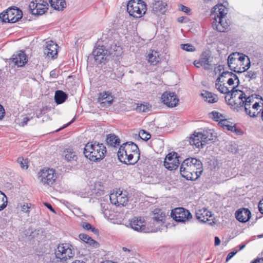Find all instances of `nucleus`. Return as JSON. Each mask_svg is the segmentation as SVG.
Segmentation results:
<instances>
[{
	"instance_id": "f257e3e1",
	"label": "nucleus",
	"mask_w": 263,
	"mask_h": 263,
	"mask_svg": "<svg viewBox=\"0 0 263 263\" xmlns=\"http://www.w3.org/2000/svg\"><path fill=\"white\" fill-rule=\"evenodd\" d=\"M117 155L121 162L134 165L139 159L140 151L134 142H126L120 147Z\"/></svg>"
},
{
	"instance_id": "f03ea898",
	"label": "nucleus",
	"mask_w": 263,
	"mask_h": 263,
	"mask_svg": "<svg viewBox=\"0 0 263 263\" xmlns=\"http://www.w3.org/2000/svg\"><path fill=\"white\" fill-rule=\"evenodd\" d=\"M106 152V147L102 143L98 142H88L84 148L85 156L92 161L102 160Z\"/></svg>"
},
{
	"instance_id": "7ed1b4c3",
	"label": "nucleus",
	"mask_w": 263,
	"mask_h": 263,
	"mask_svg": "<svg viewBox=\"0 0 263 263\" xmlns=\"http://www.w3.org/2000/svg\"><path fill=\"white\" fill-rule=\"evenodd\" d=\"M146 10V5L142 0H130L127 5V11L134 17H142Z\"/></svg>"
},
{
	"instance_id": "20e7f679",
	"label": "nucleus",
	"mask_w": 263,
	"mask_h": 263,
	"mask_svg": "<svg viewBox=\"0 0 263 263\" xmlns=\"http://www.w3.org/2000/svg\"><path fill=\"white\" fill-rule=\"evenodd\" d=\"M213 135L211 130L204 131L203 133L195 132L190 137V143L196 147H202L209 141L213 140Z\"/></svg>"
},
{
	"instance_id": "39448f33",
	"label": "nucleus",
	"mask_w": 263,
	"mask_h": 263,
	"mask_svg": "<svg viewBox=\"0 0 263 263\" xmlns=\"http://www.w3.org/2000/svg\"><path fill=\"white\" fill-rule=\"evenodd\" d=\"M23 16L22 11L17 8H11L0 14L3 22L14 23L18 21Z\"/></svg>"
},
{
	"instance_id": "423d86ee",
	"label": "nucleus",
	"mask_w": 263,
	"mask_h": 263,
	"mask_svg": "<svg viewBox=\"0 0 263 263\" xmlns=\"http://www.w3.org/2000/svg\"><path fill=\"white\" fill-rule=\"evenodd\" d=\"M71 247V246L69 243L59 244L54 251L56 258L61 261H65L73 257L74 253Z\"/></svg>"
},
{
	"instance_id": "0eeeda50",
	"label": "nucleus",
	"mask_w": 263,
	"mask_h": 263,
	"mask_svg": "<svg viewBox=\"0 0 263 263\" xmlns=\"http://www.w3.org/2000/svg\"><path fill=\"white\" fill-rule=\"evenodd\" d=\"M57 178V174L53 169L44 168L39 173V180L44 185L51 186L54 183Z\"/></svg>"
},
{
	"instance_id": "6e6552de",
	"label": "nucleus",
	"mask_w": 263,
	"mask_h": 263,
	"mask_svg": "<svg viewBox=\"0 0 263 263\" xmlns=\"http://www.w3.org/2000/svg\"><path fill=\"white\" fill-rule=\"evenodd\" d=\"M253 102L254 97L253 95L247 97V95L245 94V97L243 98V99L241 100H239V102L236 103V108H239L244 107L245 110L248 115L252 118L256 117L259 114V112L256 113L255 111L252 112L251 111V105Z\"/></svg>"
},
{
	"instance_id": "1a4fd4ad",
	"label": "nucleus",
	"mask_w": 263,
	"mask_h": 263,
	"mask_svg": "<svg viewBox=\"0 0 263 263\" xmlns=\"http://www.w3.org/2000/svg\"><path fill=\"white\" fill-rule=\"evenodd\" d=\"M29 7L32 14L40 15L46 12L48 4L43 0H34L30 3Z\"/></svg>"
},
{
	"instance_id": "9d476101",
	"label": "nucleus",
	"mask_w": 263,
	"mask_h": 263,
	"mask_svg": "<svg viewBox=\"0 0 263 263\" xmlns=\"http://www.w3.org/2000/svg\"><path fill=\"white\" fill-rule=\"evenodd\" d=\"M172 217L176 221L184 222L192 218L191 213L183 208H177L172 211Z\"/></svg>"
},
{
	"instance_id": "9b49d317",
	"label": "nucleus",
	"mask_w": 263,
	"mask_h": 263,
	"mask_svg": "<svg viewBox=\"0 0 263 263\" xmlns=\"http://www.w3.org/2000/svg\"><path fill=\"white\" fill-rule=\"evenodd\" d=\"M179 158L177 153L175 152L169 153L164 159V166L170 171L176 170L180 164Z\"/></svg>"
},
{
	"instance_id": "f8f14e48",
	"label": "nucleus",
	"mask_w": 263,
	"mask_h": 263,
	"mask_svg": "<svg viewBox=\"0 0 263 263\" xmlns=\"http://www.w3.org/2000/svg\"><path fill=\"white\" fill-rule=\"evenodd\" d=\"M212 22L213 28L217 31L223 32L228 29L230 25V21L227 19V17H218L214 16Z\"/></svg>"
},
{
	"instance_id": "ddd939ff",
	"label": "nucleus",
	"mask_w": 263,
	"mask_h": 263,
	"mask_svg": "<svg viewBox=\"0 0 263 263\" xmlns=\"http://www.w3.org/2000/svg\"><path fill=\"white\" fill-rule=\"evenodd\" d=\"M161 100L164 104L171 108L176 106L179 102V99L175 92L167 91L162 94Z\"/></svg>"
},
{
	"instance_id": "4468645a",
	"label": "nucleus",
	"mask_w": 263,
	"mask_h": 263,
	"mask_svg": "<svg viewBox=\"0 0 263 263\" xmlns=\"http://www.w3.org/2000/svg\"><path fill=\"white\" fill-rule=\"evenodd\" d=\"M230 98H228L229 104L233 106L235 108L237 107L236 103L239 102V100L243 99V98L245 97V93L243 91L236 89L235 87H234L231 90L229 96Z\"/></svg>"
},
{
	"instance_id": "2eb2a0df",
	"label": "nucleus",
	"mask_w": 263,
	"mask_h": 263,
	"mask_svg": "<svg viewBox=\"0 0 263 263\" xmlns=\"http://www.w3.org/2000/svg\"><path fill=\"white\" fill-rule=\"evenodd\" d=\"M196 216L197 219L201 222H207L210 225L214 223L213 214L204 208L198 209L196 212Z\"/></svg>"
},
{
	"instance_id": "dca6fc26",
	"label": "nucleus",
	"mask_w": 263,
	"mask_h": 263,
	"mask_svg": "<svg viewBox=\"0 0 263 263\" xmlns=\"http://www.w3.org/2000/svg\"><path fill=\"white\" fill-rule=\"evenodd\" d=\"M110 202L117 206L125 205L128 201V198L125 193L122 191L111 193L109 196Z\"/></svg>"
},
{
	"instance_id": "f3484780",
	"label": "nucleus",
	"mask_w": 263,
	"mask_h": 263,
	"mask_svg": "<svg viewBox=\"0 0 263 263\" xmlns=\"http://www.w3.org/2000/svg\"><path fill=\"white\" fill-rule=\"evenodd\" d=\"M191 163L189 164L192 171V173L194 174L195 176L192 178V180H195L198 179L203 171L202 163L199 159L194 158H189Z\"/></svg>"
},
{
	"instance_id": "a211bd4d",
	"label": "nucleus",
	"mask_w": 263,
	"mask_h": 263,
	"mask_svg": "<svg viewBox=\"0 0 263 263\" xmlns=\"http://www.w3.org/2000/svg\"><path fill=\"white\" fill-rule=\"evenodd\" d=\"M190 159L186 158L181 163L180 172L181 175L186 180H192V178L195 176L194 174L192 173V171L189 164H190Z\"/></svg>"
},
{
	"instance_id": "6ab92c4d",
	"label": "nucleus",
	"mask_w": 263,
	"mask_h": 263,
	"mask_svg": "<svg viewBox=\"0 0 263 263\" xmlns=\"http://www.w3.org/2000/svg\"><path fill=\"white\" fill-rule=\"evenodd\" d=\"M114 98L111 93L108 91H103L99 94L98 102L102 107L110 106L113 102Z\"/></svg>"
},
{
	"instance_id": "aec40b11",
	"label": "nucleus",
	"mask_w": 263,
	"mask_h": 263,
	"mask_svg": "<svg viewBox=\"0 0 263 263\" xmlns=\"http://www.w3.org/2000/svg\"><path fill=\"white\" fill-rule=\"evenodd\" d=\"M145 224V221L141 217H135L130 222L131 228L135 231L140 232H147Z\"/></svg>"
},
{
	"instance_id": "412c9836",
	"label": "nucleus",
	"mask_w": 263,
	"mask_h": 263,
	"mask_svg": "<svg viewBox=\"0 0 263 263\" xmlns=\"http://www.w3.org/2000/svg\"><path fill=\"white\" fill-rule=\"evenodd\" d=\"M108 53V51L105 50L103 46H101L94 49L92 52V55L93 56L95 61L97 63L100 64L106 60Z\"/></svg>"
},
{
	"instance_id": "4be33fe9",
	"label": "nucleus",
	"mask_w": 263,
	"mask_h": 263,
	"mask_svg": "<svg viewBox=\"0 0 263 263\" xmlns=\"http://www.w3.org/2000/svg\"><path fill=\"white\" fill-rule=\"evenodd\" d=\"M167 5L160 1H154L151 4L152 12L157 15L163 14L166 12Z\"/></svg>"
},
{
	"instance_id": "5701e85b",
	"label": "nucleus",
	"mask_w": 263,
	"mask_h": 263,
	"mask_svg": "<svg viewBox=\"0 0 263 263\" xmlns=\"http://www.w3.org/2000/svg\"><path fill=\"white\" fill-rule=\"evenodd\" d=\"M58 45L52 41L46 43V47L44 48V53L47 56L54 58L57 55Z\"/></svg>"
},
{
	"instance_id": "b1692460",
	"label": "nucleus",
	"mask_w": 263,
	"mask_h": 263,
	"mask_svg": "<svg viewBox=\"0 0 263 263\" xmlns=\"http://www.w3.org/2000/svg\"><path fill=\"white\" fill-rule=\"evenodd\" d=\"M238 52H234L230 54L228 58V64L229 68L237 73H241V67L235 66L238 65L237 57Z\"/></svg>"
},
{
	"instance_id": "393cba45",
	"label": "nucleus",
	"mask_w": 263,
	"mask_h": 263,
	"mask_svg": "<svg viewBox=\"0 0 263 263\" xmlns=\"http://www.w3.org/2000/svg\"><path fill=\"white\" fill-rule=\"evenodd\" d=\"M251 212L248 209L242 208L238 210L235 213L237 220L241 222L248 221L251 217Z\"/></svg>"
},
{
	"instance_id": "a878e982",
	"label": "nucleus",
	"mask_w": 263,
	"mask_h": 263,
	"mask_svg": "<svg viewBox=\"0 0 263 263\" xmlns=\"http://www.w3.org/2000/svg\"><path fill=\"white\" fill-rule=\"evenodd\" d=\"M27 61V57L23 51H20L16 54H14L12 58V62L18 67L24 66Z\"/></svg>"
},
{
	"instance_id": "bb28decb",
	"label": "nucleus",
	"mask_w": 263,
	"mask_h": 263,
	"mask_svg": "<svg viewBox=\"0 0 263 263\" xmlns=\"http://www.w3.org/2000/svg\"><path fill=\"white\" fill-rule=\"evenodd\" d=\"M224 79L221 80V78H218L216 80L215 87L220 92H221V93L227 95V96L225 97V99L226 101H227V99L230 92V90L227 86H224Z\"/></svg>"
},
{
	"instance_id": "cd10ccee",
	"label": "nucleus",
	"mask_w": 263,
	"mask_h": 263,
	"mask_svg": "<svg viewBox=\"0 0 263 263\" xmlns=\"http://www.w3.org/2000/svg\"><path fill=\"white\" fill-rule=\"evenodd\" d=\"M211 54L209 52L205 51L203 52L200 58V60L203 64L204 69L208 70L212 68V64H211Z\"/></svg>"
},
{
	"instance_id": "c85d7f7f",
	"label": "nucleus",
	"mask_w": 263,
	"mask_h": 263,
	"mask_svg": "<svg viewBox=\"0 0 263 263\" xmlns=\"http://www.w3.org/2000/svg\"><path fill=\"white\" fill-rule=\"evenodd\" d=\"M146 58L148 62L153 65H156L160 61L159 53L155 50H151L148 53Z\"/></svg>"
},
{
	"instance_id": "c756f323",
	"label": "nucleus",
	"mask_w": 263,
	"mask_h": 263,
	"mask_svg": "<svg viewBox=\"0 0 263 263\" xmlns=\"http://www.w3.org/2000/svg\"><path fill=\"white\" fill-rule=\"evenodd\" d=\"M238 64L241 63V62H246L245 66L241 67V73L246 71L248 70L251 65V62L248 56L242 54L238 53L237 57Z\"/></svg>"
},
{
	"instance_id": "7c9ffc66",
	"label": "nucleus",
	"mask_w": 263,
	"mask_h": 263,
	"mask_svg": "<svg viewBox=\"0 0 263 263\" xmlns=\"http://www.w3.org/2000/svg\"><path fill=\"white\" fill-rule=\"evenodd\" d=\"M213 11L215 13L214 16L218 17H227V10L222 4H218L213 8Z\"/></svg>"
},
{
	"instance_id": "2f4dec72",
	"label": "nucleus",
	"mask_w": 263,
	"mask_h": 263,
	"mask_svg": "<svg viewBox=\"0 0 263 263\" xmlns=\"http://www.w3.org/2000/svg\"><path fill=\"white\" fill-rule=\"evenodd\" d=\"M201 95L205 101L210 103H216L218 100V97L216 95L206 90H203Z\"/></svg>"
},
{
	"instance_id": "473e14b6",
	"label": "nucleus",
	"mask_w": 263,
	"mask_h": 263,
	"mask_svg": "<svg viewBox=\"0 0 263 263\" xmlns=\"http://www.w3.org/2000/svg\"><path fill=\"white\" fill-rule=\"evenodd\" d=\"M49 1L51 6L55 10H63L66 6L65 0H49Z\"/></svg>"
},
{
	"instance_id": "72a5a7b5",
	"label": "nucleus",
	"mask_w": 263,
	"mask_h": 263,
	"mask_svg": "<svg viewBox=\"0 0 263 263\" xmlns=\"http://www.w3.org/2000/svg\"><path fill=\"white\" fill-rule=\"evenodd\" d=\"M63 155L67 161H76L77 156L76 153L71 148H67L64 151Z\"/></svg>"
},
{
	"instance_id": "f704fd0d",
	"label": "nucleus",
	"mask_w": 263,
	"mask_h": 263,
	"mask_svg": "<svg viewBox=\"0 0 263 263\" xmlns=\"http://www.w3.org/2000/svg\"><path fill=\"white\" fill-rule=\"evenodd\" d=\"M67 98V94L62 90H57L55 93L54 100L58 104L63 103Z\"/></svg>"
},
{
	"instance_id": "c9c22d12",
	"label": "nucleus",
	"mask_w": 263,
	"mask_h": 263,
	"mask_svg": "<svg viewBox=\"0 0 263 263\" xmlns=\"http://www.w3.org/2000/svg\"><path fill=\"white\" fill-rule=\"evenodd\" d=\"M106 142L108 145L115 147L117 145H119L120 140L117 136L110 134L107 137Z\"/></svg>"
},
{
	"instance_id": "e433bc0d",
	"label": "nucleus",
	"mask_w": 263,
	"mask_h": 263,
	"mask_svg": "<svg viewBox=\"0 0 263 263\" xmlns=\"http://www.w3.org/2000/svg\"><path fill=\"white\" fill-rule=\"evenodd\" d=\"M230 122L228 121L224 118L221 120L219 122V124L223 128H226L228 130H230L235 133H237V129L234 125H232V124H230Z\"/></svg>"
},
{
	"instance_id": "4c0bfd02",
	"label": "nucleus",
	"mask_w": 263,
	"mask_h": 263,
	"mask_svg": "<svg viewBox=\"0 0 263 263\" xmlns=\"http://www.w3.org/2000/svg\"><path fill=\"white\" fill-rule=\"evenodd\" d=\"M153 219L156 222L164 223L165 214L160 210H159L158 212H154Z\"/></svg>"
},
{
	"instance_id": "58836bf2",
	"label": "nucleus",
	"mask_w": 263,
	"mask_h": 263,
	"mask_svg": "<svg viewBox=\"0 0 263 263\" xmlns=\"http://www.w3.org/2000/svg\"><path fill=\"white\" fill-rule=\"evenodd\" d=\"M134 106L136 107L134 109L138 112H147L149 110V104L134 103Z\"/></svg>"
},
{
	"instance_id": "ea45409f",
	"label": "nucleus",
	"mask_w": 263,
	"mask_h": 263,
	"mask_svg": "<svg viewBox=\"0 0 263 263\" xmlns=\"http://www.w3.org/2000/svg\"><path fill=\"white\" fill-rule=\"evenodd\" d=\"M7 205V197L0 191V211L4 209Z\"/></svg>"
},
{
	"instance_id": "a19ab883",
	"label": "nucleus",
	"mask_w": 263,
	"mask_h": 263,
	"mask_svg": "<svg viewBox=\"0 0 263 263\" xmlns=\"http://www.w3.org/2000/svg\"><path fill=\"white\" fill-rule=\"evenodd\" d=\"M81 226L86 230H90L95 234L98 235L99 234V231L98 229L93 227L90 223L83 222L81 223Z\"/></svg>"
},
{
	"instance_id": "79ce46f5",
	"label": "nucleus",
	"mask_w": 263,
	"mask_h": 263,
	"mask_svg": "<svg viewBox=\"0 0 263 263\" xmlns=\"http://www.w3.org/2000/svg\"><path fill=\"white\" fill-rule=\"evenodd\" d=\"M43 231L41 229H34L33 230L32 228H29L27 234H28L30 236H31L32 238H37L38 235L41 233H42Z\"/></svg>"
},
{
	"instance_id": "37998d69",
	"label": "nucleus",
	"mask_w": 263,
	"mask_h": 263,
	"mask_svg": "<svg viewBox=\"0 0 263 263\" xmlns=\"http://www.w3.org/2000/svg\"><path fill=\"white\" fill-rule=\"evenodd\" d=\"M211 115L212 116V118L214 121H217V122L218 121L219 122H220V121L221 120H222V119H223V118H225V117L223 116V115H222L220 112L216 111H213L211 113Z\"/></svg>"
},
{
	"instance_id": "c03bdc74",
	"label": "nucleus",
	"mask_w": 263,
	"mask_h": 263,
	"mask_svg": "<svg viewBox=\"0 0 263 263\" xmlns=\"http://www.w3.org/2000/svg\"><path fill=\"white\" fill-rule=\"evenodd\" d=\"M234 81H236V86H237L239 84V80L238 77L234 73L230 78H229L227 80V83L230 86L233 85L234 84Z\"/></svg>"
},
{
	"instance_id": "a18cd8bd",
	"label": "nucleus",
	"mask_w": 263,
	"mask_h": 263,
	"mask_svg": "<svg viewBox=\"0 0 263 263\" xmlns=\"http://www.w3.org/2000/svg\"><path fill=\"white\" fill-rule=\"evenodd\" d=\"M17 163L23 169H27L28 167L27 159H24L22 157H19L17 160Z\"/></svg>"
},
{
	"instance_id": "49530a36",
	"label": "nucleus",
	"mask_w": 263,
	"mask_h": 263,
	"mask_svg": "<svg viewBox=\"0 0 263 263\" xmlns=\"http://www.w3.org/2000/svg\"><path fill=\"white\" fill-rule=\"evenodd\" d=\"M139 136L141 139L145 141L149 140L151 137V134L144 130H141L139 132Z\"/></svg>"
},
{
	"instance_id": "de8ad7c7",
	"label": "nucleus",
	"mask_w": 263,
	"mask_h": 263,
	"mask_svg": "<svg viewBox=\"0 0 263 263\" xmlns=\"http://www.w3.org/2000/svg\"><path fill=\"white\" fill-rule=\"evenodd\" d=\"M181 48L186 51H194L195 48L192 45L189 44H181Z\"/></svg>"
},
{
	"instance_id": "09e8293b",
	"label": "nucleus",
	"mask_w": 263,
	"mask_h": 263,
	"mask_svg": "<svg viewBox=\"0 0 263 263\" xmlns=\"http://www.w3.org/2000/svg\"><path fill=\"white\" fill-rule=\"evenodd\" d=\"M86 243L95 248H98L99 246V243L94 239H92V238L90 236H89Z\"/></svg>"
},
{
	"instance_id": "8fccbe9b",
	"label": "nucleus",
	"mask_w": 263,
	"mask_h": 263,
	"mask_svg": "<svg viewBox=\"0 0 263 263\" xmlns=\"http://www.w3.org/2000/svg\"><path fill=\"white\" fill-rule=\"evenodd\" d=\"M31 203H26L24 204L21 206L22 211L26 213L29 214L30 212L29 209L31 206Z\"/></svg>"
},
{
	"instance_id": "3c124183",
	"label": "nucleus",
	"mask_w": 263,
	"mask_h": 263,
	"mask_svg": "<svg viewBox=\"0 0 263 263\" xmlns=\"http://www.w3.org/2000/svg\"><path fill=\"white\" fill-rule=\"evenodd\" d=\"M234 73L232 72L229 71H224L223 72L220 76L219 78H221V80L224 79V78L229 79L230 78Z\"/></svg>"
},
{
	"instance_id": "603ef678",
	"label": "nucleus",
	"mask_w": 263,
	"mask_h": 263,
	"mask_svg": "<svg viewBox=\"0 0 263 263\" xmlns=\"http://www.w3.org/2000/svg\"><path fill=\"white\" fill-rule=\"evenodd\" d=\"M245 76L246 77L249 78L251 79H255L257 77V73L255 71L250 70L247 71Z\"/></svg>"
},
{
	"instance_id": "864d4df0",
	"label": "nucleus",
	"mask_w": 263,
	"mask_h": 263,
	"mask_svg": "<svg viewBox=\"0 0 263 263\" xmlns=\"http://www.w3.org/2000/svg\"><path fill=\"white\" fill-rule=\"evenodd\" d=\"M179 10L185 12L187 14H189L191 12V9L187 7H186L184 5H181L179 6Z\"/></svg>"
},
{
	"instance_id": "5fc2aeb1",
	"label": "nucleus",
	"mask_w": 263,
	"mask_h": 263,
	"mask_svg": "<svg viewBox=\"0 0 263 263\" xmlns=\"http://www.w3.org/2000/svg\"><path fill=\"white\" fill-rule=\"evenodd\" d=\"M260 105H259V103L258 102H255L254 103L252 106V107H251V108H252V110L251 111L253 112V111H255L256 113H257L258 111V110L259 109V108L260 107ZM260 112V111H259Z\"/></svg>"
},
{
	"instance_id": "6e6d98bb",
	"label": "nucleus",
	"mask_w": 263,
	"mask_h": 263,
	"mask_svg": "<svg viewBox=\"0 0 263 263\" xmlns=\"http://www.w3.org/2000/svg\"><path fill=\"white\" fill-rule=\"evenodd\" d=\"M79 237L80 239H81L86 243L87 242V239L89 238V236L85 234H80Z\"/></svg>"
},
{
	"instance_id": "4d7b16f0",
	"label": "nucleus",
	"mask_w": 263,
	"mask_h": 263,
	"mask_svg": "<svg viewBox=\"0 0 263 263\" xmlns=\"http://www.w3.org/2000/svg\"><path fill=\"white\" fill-rule=\"evenodd\" d=\"M5 114V111L4 108L0 104V120H2L4 118Z\"/></svg>"
},
{
	"instance_id": "13d9d810",
	"label": "nucleus",
	"mask_w": 263,
	"mask_h": 263,
	"mask_svg": "<svg viewBox=\"0 0 263 263\" xmlns=\"http://www.w3.org/2000/svg\"><path fill=\"white\" fill-rule=\"evenodd\" d=\"M236 253L237 251L230 252L227 256L226 261H227L230 259Z\"/></svg>"
},
{
	"instance_id": "bf43d9fd",
	"label": "nucleus",
	"mask_w": 263,
	"mask_h": 263,
	"mask_svg": "<svg viewBox=\"0 0 263 263\" xmlns=\"http://www.w3.org/2000/svg\"><path fill=\"white\" fill-rule=\"evenodd\" d=\"M194 65L197 68H199L201 66H203V64L201 63L200 59L199 61H195L194 62Z\"/></svg>"
},
{
	"instance_id": "052dcab7",
	"label": "nucleus",
	"mask_w": 263,
	"mask_h": 263,
	"mask_svg": "<svg viewBox=\"0 0 263 263\" xmlns=\"http://www.w3.org/2000/svg\"><path fill=\"white\" fill-rule=\"evenodd\" d=\"M258 210L261 213L263 214V200L260 201L258 204Z\"/></svg>"
},
{
	"instance_id": "680f3d73",
	"label": "nucleus",
	"mask_w": 263,
	"mask_h": 263,
	"mask_svg": "<svg viewBox=\"0 0 263 263\" xmlns=\"http://www.w3.org/2000/svg\"><path fill=\"white\" fill-rule=\"evenodd\" d=\"M44 205L48 209H49L51 211H52V212L53 213H55L54 210L53 209L52 205L50 204V203H47V202H45L44 203Z\"/></svg>"
},
{
	"instance_id": "e2e57ef3",
	"label": "nucleus",
	"mask_w": 263,
	"mask_h": 263,
	"mask_svg": "<svg viewBox=\"0 0 263 263\" xmlns=\"http://www.w3.org/2000/svg\"><path fill=\"white\" fill-rule=\"evenodd\" d=\"M214 243H215V246H218L220 243V240L217 236L215 237V242H214Z\"/></svg>"
},
{
	"instance_id": "0e129e2a",
	"label": "nucleus",
	"mask_w": 263,
	"mask_h": 263,
	"mask_svg": "<svg viewBox=\"0 0 263 263\" xmlns=\"http://www.w3.org/2000/svg\"><path fill=\"white\" fill-rule=\"evenodd\" d=\"M252 263H263V258L256 259Z\"/></svg>"
},
{
	"instance_id": "69168bd1",
	"label": "nucleus",
	"mask_w": 263,
	"mask_h": 263,
	"mask_svg": "<svg viewBox=\"0 0 263 263\" xmlns=\"http://www.w3.org/2000/svg\"><path fill=\"white\" fill-rule=\"evenodd\" d=\"M122 250L123 251H124L125 252H126L127 253H129L132 252V250L130 249H128L126 247H123Z\"/></svg>"
},
{
	"instance_id": "338daca9",
	"label": "nucleus",
	"mask_w": 263,
	"mask_h": 263,
	"mask_svg": "<svg viewBox=\"0 0 263 263\" xmlns=\"http://www.w3.org/2000/svg\"><path fill=\"white\" fill-rule=\"evenodd\" d=\"M50 76L53 78H56L57 74L54 70H52L50 73Z\"/></svg>"
},
{
	"instance_id": "774afa93",
	"label": "nucleus",
	"mask_w": 263,
	"mask_h": 263,
	"mask_svg": "<svg viewBox=\"0 0 263 263\" xmlns=\"http://www.w3.org/2000/svg\"><path fill=\"white\" fill-rule=\"evenodd\" d=\"M29 120V119L28 118H24L23 120V125L27 124L28 121Z\"/></svg>"
}]
</instances>
